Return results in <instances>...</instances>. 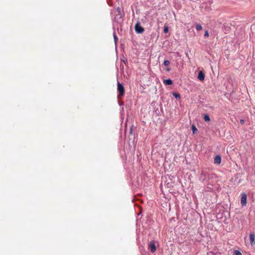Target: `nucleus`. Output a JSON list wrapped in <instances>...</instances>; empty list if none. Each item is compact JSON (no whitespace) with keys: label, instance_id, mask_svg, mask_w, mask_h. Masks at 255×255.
<instances>
[{"label":"nucleus","instance_id":"nucleus-17","mask_svg":"<svg viewBox=\"0 0 255 255\" xmlns=\"http://www.w3.org/2000/svg\"><path fill=\"white\" fill-rule=\"evenodd\" d=\"M114 37L115 41L116 43L118 40V38L116 37V36L115 34H114Z\"/></svg>","mask_w":255,"mask_h":255},{"label":"nucleus","instance_id":"nucleus-11","mask_svg":"<svg viewBox=\"0 0 255 255\" xmlns=\"http://www.w3.org/2000/svg\"><path fill=\"white\" fill-rule=\"evenodd\" d=\"M192 130L193 133H195L197 131V129L194 126H192Z\"/></svg>","mask_w":255,"mask_h":255},{"label":"nucleus","instance_id":"nucleus-14","mask_svg":"<svg viewBox=\"0 0 255 255\" xmlns=\"http://www.w3.org/2000/svg\"><path fill=\"white\" fill-rule=\"evenodd\" d=\"M235 255H242V253L238 250H235L234 252Z\"/></svg>","mask_w":255,"mask_h":255},{"label":"nucleus","instance_id":"nucleus-9","mask_svg":"<svg viewBox=\"0 0 255 255\" xmlns=\"http://www.w3.org/2000/svg\"><path fill=\"white\" fill-rule=\"evenodd\" d=\"M204 119L205 122H209L210 121V119L209 116L208 115H205L204 116Z\"/></svg>","mask_w":255,"mask_h":255},{"label":"nucleus","instance_id":"nucleus-15","mask_svg":"<svg viewBox=\"0 0 255 255\" xmlns=\"http://www.w3.org/2000/svg\"><path fill=\"white\" fill-rule=\"evenodd\" d=\"M168 32V28L167 26H165L164 27V32L166 33Z\"/></svg>","mask_w":255,"mask_h":255},{"label":"nucleus","instance_id":"nucleus-20","mask_svg":"<svg viewBox=\"0 0 255 255\" xmlns=\"http://www.w3.org/2000/svg\"><path fill=\"white\" fill-rule=\"evenodd\" d=\"M118 11H119V12L120 11V8L119 7H118Z\"/></svg>","mask_w":255,"mask_h":255},{"label":"nucleus","instance_id":"nucleus-2","mask_svg":"<svg viewBox=\"0 0 255 255\" xmlns=\"http://www.w3.org/2000/svg\"><path fill=\"white\" fill-rule=\"evenodd\" d=\"M117 85H118V91L119 94L121 96H123L125 94V89H124V86H123V85L122 84H121L119 82H118Z\"/></svg>","mask_w":255,"mask_h":255},{"label":"nucleus","instance_id":"nucleus-12","mask_svg":"<svg viewBox=\"0 0 255 255\" xmlns=\"http://www.w3.org/2000/svg\"><path fill=\"white\" fill-rule=\"evenodd\" d=\"M170 64V62L168 60H164L163 64L165 66H167Z\"/></svg>","mask_w":255,"mask_h":255},{"label":"nucleus","instance_id":"nucleus-13","mask_svg":"<svg viewBox=\"0 0 255 255\" xmlns=\"http://www.w3.org/2000/svg\"><path fill=\"white\" fill-rule=\"evenodd\" d=\"M173 95L174 96V97L177 99V98H180V95L179 94H177V93H173Z\"/></svg>","mask_w":255,"mask_h":255},{"label":"nucleus","instance_id":"nucleus-7","mask_svg":"<svg viewBox=\"0 0 255 255\" xmlns=\"http://www.w3.org/2000/svg\"><path fill=\"white\" fill-rule=\"evenodd\" d=\"M198 78L200 81H203L205 78V75L202 71H200L198 74Z\"/></svg>","mask_w":255,"mask_h":255},{"label":"nucleus","instance_id":"nucleus-19","mask_svg":"<svg viewBox=\"0 0 255 255\" xmlns=\"http://www.w3.org/2000/svg\"><path fill=\"white\" fill-rule=\"evenodd\" d=\"M171 69L169 67H167L166 69V71L169 72L170 71Z\"/></svg>","mask_w":255,"mask_h":255},{"label":"nucleus","instance_id":"nucleus-8","mask_svg":"<svg viewBox=\"0 0 255 255\" xmlns=\"http://www.w3.org/2000/svg\"><path fill=\"white\" fill-rule=\"evenodd\" d=\"M163 83L166 85H170L173 83L172 81L169 79L164 80Z\"/></svg>","mask_w":255,"mask_h":255},{"label":"nucleus","instance_id":"nucleus-10","mask_svg":"<svg viewBox=\"0 0 255 255\" xmlns=\"http://www.w3.org/2000/svg\"><path fill=\"white\" fill-rule=\"evenodd\" d=\"M196 28L197 30L199 31L202 29V26L200 24L196 25Z\"/></svg>","mask_w":255,"mask_h":255},{"label":"nucleus","instance_id":"nucleus-5","mask_svg":"<svg viewBox=\"0 0 255 255\" xmlns=\"http://www.w3.org/2000/svg\"><path fill=\"white\" fill-rule=\"evenodd\" d=\"M149 247L152 253H154L156 251V247L153 242H150Z\"/></svg>","mask_w":255,"mask_h":255},{"label":"nucleus","instance_id":"nucleus-1","mask_svg":"<svg viewBox=\"0 0 255 255\" xmlns=\"http://www.w3.org/2000/svg\"><path fill=\"white\" fill-rule=\"evenodd\" d=\"M241 204L242 206H245L247 204V196L245 193H243L241 194Z\"/></svg>","mask_w":255,"mask_h":255},{"label":"nucleus","instance_id":"nucleus-16","mask_svg":"<svg viewBox=\"0 0 255 255\" xmlns=\"http://www.w3.org/2000/svg\"><path fill=\"white\" fill-rule=\"evenodd\" d=\"M204 36L205 37H208L209 36V33L207 30H206L204 33Z\"/></svg>","mask_w":255,"mask_h":255},{"label":"nucleus","instance_id":"nucleus-18","mask_svg":"<svg viewBox=\"0 0 255 255\" xmlns=\"http://www.w3.org/2000/svg\"><path fill=\"white\" fill-rule=\"evenodd\" d=\"M240 123H241L242 125L244 124V123H245V121H244V120H240Z\"/></svg>","mask_w":255,"mask_h":255},{"label":"nucleus","instance_id":"nucleus-4","mask_svg":"<svg viewBox=\"0 0 255 255\" xmlns=\"http://www.w3.org/2000/svg\"><path fill=\"white\" fill-rule=\"evenodd\" d=\"M250 240L252 246H253L255 244V236L254 233H251L250 234Z\"/></svg>","mask_w":255,"mask_h":255},{"label":"nucleus","instance_id":"nucleus-6","mask_svg":"<svg viewBox=\"0 0 255 255\" xmlns=\"http://www.w3.org/2000/svg\"><path fill=\"white\" fill-rule=\"evenodd\" d=\"M221 161V158L220 155H216L214 158V162L216 164H219Z\"/></svg>","mask_w":255,"mask_h":255},{"label":"nucleus","instance_id":"nucleus-3","mask_svg":"<svg viewBox=\"0 0 255 255\" xmlns=\"http://www.w3.org/2000/svg\"><path fill=\"white\" fill-rule=\"evenodd\" d=\"M135 30L137 33H142L144 31V28L140 25L139 23H137L135 25Z\"/></svg>","mask_w":255,"mask_h":255}]
</instances>
